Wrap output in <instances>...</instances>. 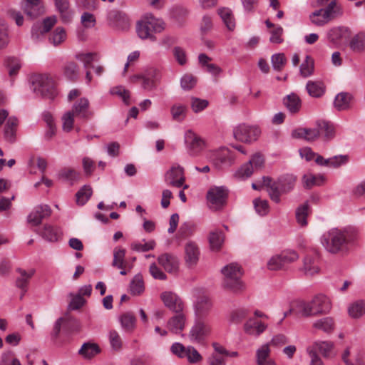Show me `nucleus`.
Segmentation results:
<instances>
[{
    "label": "nucleus",
    "mask_w": 365,
    "mask_h": 365,
    "mask_svg": "<svg viewBox=\"0 0 365 365\" xmlns=\"http://www.w3.org/2000/svg\"><path fill=\"white\" fill-rule=\"evenodd\" d=\"M356 239V233L347 229H331L325 232L321 242L330 253H344L349 251Z\"/></svg>",
    "instance_id": "obj_1"
},
{
    "label": "nucleus",
    "mask_w": 365,
    "mask_h": 365,
    "mask_svg": "<svg viewBox=\"0 0 365 365\" xmlns=\"http://www.w3.org/2000/svg\"><path fill=\"white\" fill-rule=\"evenodd\" d=\"M263 182L267 186V192L271 200L279 203L280 195L289 192L294 188L296 178L292 175H286L275 182L268 177H263Z\"/></svg>",
    "instance_id": "obj_2"
},
{
    "label": "nucleus",
    "mask_w": 365,
    "mask_h": 365,
    "mask_svg": "<svg viewBox=\"0 0 365 365\" xmlns=\"http://www.w3.org/2000/svg\"><path fill=\"white\" fill-rule=\"evenodd\" d=\"M164 23L162 20L155 18L153 14H146L138 22L136 31L138 36L142 39L156 40L155 34L160 33L164 30Z\"/></svg>",
    "instance_id": "obj_3"
},
{
    "label": "nucleus",
    "mask_w": 365,
    "mask_h": 365,
    "mask_svg": "<svg viewBox=\"0 0 365 365\" xmlns=\"http://www.w3.org/2000/svg\"><path fill=\"white\" fill-rule=\"evenodd\" d=\"M222 272L224 275L222 285L225 289L234 293H240L245 290V285L241 280L242 272L237 264L231 263L225 266Z\"/></svg>",
    "instance_id": "obj_4"
},
{
    "label": "nucleus",
    "mask_w": 365,
    "mask_h": 365,
    "mask_svg": "<svg viewBox=\"0 0 365 365\" xmlns=\"http://www.w3.org/2000/svg\"><path fill=\"white\" fill-rule=\"evenodd\" d=\"M34 92L44 98L53 99L56 95L54 81L48 74L38 73L31 77Z\"/></svg>",
    "instance_id": "obj_5"
},
{
    "label": "nucleus",
    "mask_w": 365,
    "mask_h": 365,
    "mask_svg": "<svg viewBox=\"0 0 365 365\" xmlns=\"http://www.w3.org/2000/svg\"><path fill=\"white\" fill-rule=\"evenodd\" d=\"M327 5L326 9H320L310 14L311 21L317 26H323L327 24L334 14L338 13L339 7L336 5V0H317V6Z\"/></svg>",
    "instance_id": "obj_6"
},
{
    "label": "nucleus",
    "mask_w": 365,
    "mask_h": 365,
    "mask_svg": "<svg viewBox=\"0 0 365 365\" xmlns=\"http://www.w3.org/2000/svg\"><path fill=\"white\" fill-rule=\"evenodd\" d=\"M192 293L195 297L194 303L195 318L207 319L212 307L211 299L202 289H194Z\"/></svg>",
    "instance_id": "obj_7"
},
{
    "label": "nucleus",
    "mask_w": 365,
    "mask_h": 365,
    "mask_svg": "<svg viewBox=\"0 0 365 365\" xmlns=\"http://www.w3.org/2000/svg\"><path fill=\"white\" fill-rule=\"evenodd\" d=\"M212 325L207 319L195 318L189 336L192 341L203 343L212 333Z\"/></svg>",
    "instance_id": "obj_8"
},
{
    "label": "nucleus",
    "mask_w": 365,
    "mask_h": 365,
    "mask_svg": "<svg viewBox=\"0 0 365 365\" xmlns=\"http://www.w3.org/2000/svg\"><path fill=\"white\" fill-rule=\"evenodd\" d=\"M264 165V157L262 154H254L249 162L242 165L236 172L235 176L240 179L250 178L255 172L261 170Z\"/></svg>",
    "instance_id": "obj_9"
},
{
    "label": "nucleus",
    "mask_w": 365,
    "mask_h": 365,
    "mask_svg": "<svg viewBox=\"0 0 365 365\" xmlns=\"http://www.w3.org/2000/svg\"><path fill=\"white\" fill-rule=\"evenodd\" d=\"M233 134L237 140L251 143L258 139L261 130L257 125L242 124L234 129Z\"/></svg>",
    "instance_id": "obj_10"
},
{
    "label": "nucleus",
    "mask_w": 365,
    "mask_h": 365,
    "mask_svg": "<svg viewBox=\"0 0 365 365\" xmlns=\"http://www.w3.org/2000/svg\"><path fill=\"white\" fill-rule=\"evenodd\" d=\"M165 181L170 186L175 187H183L184 190L188 188L187 185H184L185 178L184 169L179 165L175 164L165 173Z\"/></svg>",
    "instance_id": "obj_11"
},
{
    "label": "nucleus",
    "mask_w": 365,
    "mask_h": 365,
    "mask_svg": "<svg viewBox=\"0 0 365 365\" xmlns=\"http://www.w3.org/2000/svg\"><path fill=\"white\" fill-rule=\"evenodd\" d=\"M209 158L218 169L224 166H230L235 160L234 153L227 148L212 151Z\"/></svg>",
    "instance_id": "obj_12"
},
{
    "label": "nucleus",
    "mask_w": 365,
    "mask_h": 365,
    "mask_svg": "<svg viewBox=\"0 0 365 365\" xmlns=\"http://www.w3.org/2000/svg\"><path fill=\"white\" fill-rule=\"evenodd\" d=\"M227 190L224 187H211L207 194L210 208L217 210L222 207L226 201Z\"/></svg>",
    "instance_id": "obj_13"
},
{
    "label": "nucleus",
    "mask_w": 365,
    "mask_h": 365,
    "mask_svg": "<svg viewBox=\"0 0 365 365\" xmlns=\"http://www.w3.org/2000/svg\"><path fill=\"white\" fill-rule=\"evenodd\" d=\"M185 143L189 154L192 156L199 155L205 145L204 140L191 130L186 131Z\"/></svg>",
    "instance_id": "obj_14"
},
{
    "label": "nucleus",
    "mask_w": 365,
    "mask_h": 365,
    "mask_svg": "<svg viewBox=\"0 0 365 365\" xmlns=\"http://www.w3.org/2000/svg\"><path fill=\"white\" fill-rule=\"evenodd\" d=\"M200 251L198 245L192 241H187L184 247V260L189 268L195 267L199 261Z\"/></svg>",
    "instance_id": "obj_15"
},
{
    "label": "nucleus",
    "mask_w": 365,
    "mask_h": 365,
    "mask_svg": "<svg viewBox=\"0 0 365 365\" xmlns=\"http://www.w3.org/2000/svg\"><path fill=\"white\" fill-rule=\"evenodd\" d=\"M51 215V209L47 205L36 206L28 215L27 221L33 226L39 225L42 220Z\"/></svg>",
    "instance_id": "obj_16"
},
{
    "label": "nucleus",
    "mask_w": 365,
    "mask_h": 365,
    "mask_svg": "<svg viewBox=\"0 0 365 365\" xmlns=\"http://www.w3.org/2000/svg\"><path fill=\"white\" fill-rule=\"evenodd\" d=\"M161 299L165 305L175 313L182 312L184 304L182 299L175 293L165 292L161 294Z\"/></svg>",
    "instance_id": "obj_17"
},
{
    "label": "nucleus",
    "mask_w": 365,
    "mask_h": 365,
    "mask_svg": "<svg viewBox=\"0 0 365 365\" xmlns=\"http://www.w3.org/2000/svg\"><path fill=\"white\" fill-rule=\"evenodd\" d=\"M21 9L31 19H35L44 12L41 0H24L21 4Z\"/></svg>",
    "instance_id": "obj_18"
},
{
    "label": "nucleus",
    "mask_w": 365,
    "mask_h": 365,
    "mask_svg": "<svg viewBox=\"0 0 365 365\" xmlns=\"http://www.w3.org/2000/svg\"><path fill=\"white\" fill-rule=\"evenodd\" d=\"M302 270L309 277L318 274L320 271L319 256L315 253L307 255L304 259Z\"/></svg>",
    "instance_id": "obj_19"
},
{
    "label": "nucleus",
    "mask_w": 365,
    "mask_h": 365,
    "mask_svg": "<svg viewBox=\"0 0 365 365\" xmlns=\"http://www.w3.org/2000/svg\"><path fill=\"white\" fill-rule=\"evenodd\" d=\"M267 328V325L260 321L254 318H250L244 324V331L251 336H258L262 334Z\"/></svg>",
    "instance_id": "obj_20"
},
{
    "label": "nucleus",
    "mask_w": 365,
    "mask_h": 365,
    "mask_svg": "<svg viewBox=\"0 0 365 365\" xmlns=\"http://www.w3.org/2000/svg\"><path fill=\"white\" fill-rule=\"evenodd\" d=\"M158 262L168 273L175 274L178 271L179 262L177 257L173 255L163 254L158 257Z\"/></svg>",
    "instance_id": "obj_21"
},
{
    "label": "nucleus",
    "mask_w": 365,
    "mask_h": 365,
    "mask_svg": "<svg viewBox=\"0 0 365 365\" xmlns=\"http://www.w3.org/2000/svg\"><path fill=\"white\" fill-rule=\"evenodd\" d=\"M75 117L80 119H88L92 113L89 110V102L88 99L81 98L78 100L73 106L72 110L70 111Z\"/></svg>",
    "instance_id": "obj_22"
},
{
    "label": "nucleus",
    "mask_w": 365,
    "mask_h": 365,
    "mask_svg": "<svg viewBox=\"0 0 365 365\" xmlns=\"http://www.w3.org/2000/svg\"><path fill=\"white\" fill-rule=\"evenodd\" d=\"M97 54L96 53H79L76 54V58L83 63L84 68L87 70L86 73V78L87 83H89L92 80L91 68H94L93 63L96 61Z\"/></svg>",
    "instance_id": "obj_23"
},
{
    "label": "nucleus",
    "mask_w": 365,
    "mask_h": 365,
    "mask_svg": "<svg viewBox=\"0 0 365 365\" xmlns=\"http://www.w3.org/2000/svg\"><path fill=\"white\" fill-rule=\"evenodd\" d=\"M185 320L186 318L182 312L176 313V315L168 320L167 327L171 332L178 334L184 329Z\"/></svg>",
    "instance_id": "obj_24"
},
{
    "label": "nucleus",
    "mask_w": 365,
    "mask_h": 365,
    "mask_svg": "<svg viewBox=\"0 0 365 365\" xmlns=\"http://www.w3.org/2000/svg\"><path fill=\"white\" fill-rule=\"evenodd\" d=\"M39 235L47 241L56 242L61 236V231L60 228L56 226L46 224L39 232Z\"/></svg>",
    "instance_id": "obj_25"
},
{
    "label": "nucleus",
    "mask_w": 365,
    "mask_h": 365,
    "mask_svg": "<svg viewBox=\"0 0 365 365\" xmlns=\"http://www.w3.org/2000/svg\"><path fill=\"white\" fill-rule=\"evenodd\" d=\"M312 300L318 314H327L331 308L330 299L324 294H318Z\"/></svg>",
    "instance_id": "obj_26"
},
{
    "label": "nucleus",
    "mask_w": 365,
    "mask_h": 365,
    "mask_svg": "<svg viewBox=\"0 0 365 365\" xmlns=\"http://www.w3.org/2000/svg\"><path fill=\"white\" fill-rule=\"evenodd\" d=\"M319 135L322 136L324 140H330L335 135V128L334 125L327 120H319L317 123Z\"/></svg>",
    "instance_id": "obj_27"
},
{
    "label": "nucleus",
    "mask_w": 365,
    "mask_h": 365,
    "mask_svg": "<svg viewBox=\"0 0 365 365\" xmlns=\"http://www.w3.org/2000/svg\"><path fill=\"white\" fill-rule=\"evenodd\" d=\"M269 344H265L260 346L256 353L257 365H276L275 362L270 358Z\"/></svg>",
    "instance_id": "obj_28"
},
{
    "label": "nucleus",
    "mask_w": 365,
    "mask_h": 365,
    "mask_svg": "<svg viewBox=\"0 0 365 365\" xmlns=\"http://www.w3.org/2000/svg\"><path fill=\"white\" fill-rule=\"evenodd\" d=\"M312 327L324 333L330 334L335 329V322L332 317H326L316 320L312 324Z\"/></svg>",
    "instance_id": "obj_29"
},
{
    "label": "nucleus",
    "mask_w": 365,
    "mask_h": 365,
    "mask_svg": "<svg viewBox=\"0 0 365 365\" xmlns=\"http://www.w3.org/2000/svg\"><path fill=\"white\" fill-rule=\"evenodd\" d=\"M125 257V250L120 247H115L113 250L112 265L120 269H131V267L128 264Z\"/></svg>",
    "instance_id": "obj_30"
},
{
    "label": "nucleus",
    "mask_w": 365,
    "mask_h": 365,
    "mask_svg": "<svg viewBox=\"0 0 365 365\" xmlns=\"http://www.w3.org/2000/svg\"><path fill=\"white\" fill-rule=\"evenodd\" d=\"M292 135L295 138H304L308 141L314 140L319 137L317 125L314 128H297L292 132Z\"/></svg>",
    "instance_id": "obj_31"
},
{
    "label": "nucleus",
    "mask_w": 365,
    "mask_h": 365,
    "mask_svg": "<svg viewBox=\"0 0 365 365\" xmlns=\"http://www.w3.org/2000/svg\"><path fill=\"white\" fill-rule=\"evenodd\" d=\"M158 78V71L155 69L148 70L142 75V87L145 90L150 91L156 86Z\"/></svg>",
    "instance_id": "obj_32"
},
{
    "label": "nucleus",
    "mask_w": 365,
    "mask_h": 365,
    "mask_svg": "<svg viewBox=\"0 0 365 365\" xmlns=\"http://www.w3.org/2000/svg\"><path fill=\"white\" fill-rule=\"evenodd\" d=\"M18 125V120L16 118L9 117L4 127V138L9 143H14L16 140V132Z\"/></svg>",
    "instance_id": "obj_33"
},
{
    "label": "nucleus",
    "mask_w": 365,
    "mask_h": 365,
    "mask_svg": "<svg viewBox=\"0 0 365 365\" xmlns=\"http://www.w3.org/2000/svg\"><path fill=\"white\" fill-rule=\"evenodd\" d=\"M351 94L347 92H341L336 96L334 106L339 111L347 110L351 106Z\"/></svg>",
    "instance_id": "obj_34"
},
{
    "label": "nucleus",
    "mask_w": 365,
    "mask_h": 365,
    "mask_svg": "<svg viewBox=\"0 0 365 365\" xmlns=\"http://www.w3.org/2000/svg\"><path fill=\"white\" fill-rule=\"evenodd\" d=\"M334 343L329 341H319L314 343L309 349H314L316 352L319 351L324 358H329L331 356L332 350L334 349Z\"/></svg>",
    "instance_id": "obj_35"
},
{
    "label": "nucleus",
    "mask_w": 365,
    "mask_h": 365,
    "mask_svg": "<svg viewBox=\"0 0 365 365\" xmlns=\"http://www.w3.org/2000/svg\"><path fill=\"white\" fill-rule=\"evenodd\" d=\"M16 271L20 274V277L16 279V285L24 292H26L27 290L29 282L34 274L35 271L34 269H31L28 272L21 268L17 269Z\"/></svg>",
    "instance_id": "obj_36"
},
{
    "label": "nucleus",
    "mask_w": 365,
    "mask_h": 365,
    "mask_svg": "<svg viewBox=\"0 0 365 365\" xmlns=\"http://www.w3.org/2000/svg\"><path fill=\"white\" fill-rule=\"evenodd\" d=\"M120 322L125 331L132 332L135 328L136 318L132 312H125L120 317Z\"/></svg>",
    "instance_id": "obj_37"
},
{
    "label": "nucleus",
    "mask_w": 365,
    "mask_h": 365,
    "mask_svg": "<svg viewBox=\"0 0 365 365\" xmlns=\"http://www.w3.org/2000/svg\"><path fill=\"white\" fill-rule=\"evenodd\" d=\"M284 103L292 113H297L302 106L299 97L295 93H291L284 99Z\"/></svg>",
    "instance_id": "obj_38"
},
{
    "label": "nucleus",
    "mask_w": 365,
    "mask_h": 365,
    "mask_svg": "<svg viewBox=\"0 0 365 365\" xmlns=\"http://www.w3.org/2000/svg\"><path fill=\"white\" fill-rule=\"evenodd\" d=\"M348 312L351 318L361 317L365 314V301L357 300L351 303L348 308Z\"/></svg>",
    "instance_id": "obj_39"
},
{
    "label": "nucleus",
    "mask_w": 365,
    "mask_h": 365,
    "mask_svg": "<svg viewBox=\"0 0 365 365\" xmlns=\"http://www.w3.org/2000/svg\"><path fill=\"white\" fill-rule=\"evenodd\" d=\"M218 14L230 31H233L235 27V21L232 11L228 8L218 9Z\"/></svg>",
    "instance_id": "obj_40"
},
{
    "label": "nucleus",
    "mask_w": 365,
    "mask_h": 365,
    "mask_svg": "<svg viewBox=\"0 0 365 365\" xmlns=\"http://www.w3.org/2000/svg\"><path fill=\"white\" fill-rule=\"evenodd\" d=\"M306 88L309 95L314 98L321 97L325 91L324 85L321 81H309Z\"/></svg>",
    "instance_id": "obj_41"
},
{
    "label": "nucleus",
    "mask_w": 365,
    "mask_h": 365,
    "mask_svg": "<svg viewBox=\"0 0 365 365\" xmlns=\"http://www.w3.org/2000/svg\"><path fill=\"white\" fill-rule=\"evenodd\" d=\"M56 6L61 14V19L63 22L67 23L71 20L72 13L68 10V0H55Z\"/></svg>",
    "instance_id": "obj_42"
},
{
    "label": "nucleus",
    "mask_w": 365,
    "mask_h": 365,
    "mask_svg": "<svg viewBox=\"0 0 365 365\" xmlns=\"http://www.w3.org/2000/svg\"><path fill=\"white\" fill-rule=\"evenodd\" d=\"M67 34L66 30L62 27H57L49 36V42L54 46H58L64 42L66 39Z\"/></svg>",
    "instance_id": "obj_43"
},
{
    "label": "nucleus",
    "mask_w": 365,
    "mask_h": 365,
    "mask_svg": "<svg viewBox=\"0 0 365 365\" xmlns=\"http://www.w3.org/2000/svg\"><path fill=\"white\" fill-rule=\"evenodd\" d=\"M186 113L187 107L183 104L175 103L171 106L170 113L175 121L182 122L186 116Z\"/></svg>",
    "instance_id": "obj_44"
},
{
    "label": "nucleus",
    "mask_w": 365,
    "mask_h": 365,
    "mask_svg": "<svg viewBox=\"0 0 365 365\" xmlns=\"http://www.w3.org/2000/svg\"><path fill=\"white\" fill-rule=\"evenodd\" d=\"M79 68L76 63L68 62L63 66V74L66 78L75 81L78 76Z\"/></svg>",
    "instance_id": "obj_45"
},
{
    "label": "nucleus",
    "mask_w": 365,
    "mask_h": 365,
    "mask_svg": "<svg viewBox=\"0 0 365 365\" xmlns=\"http://www.w3.org/2000/svg\"><path fill=\"white\" fill-rule=\"evenodd\" d=\"M285 270L288 269L290 264L294 263L299 259L298 253L292 250H285L279 253Z\"/></svg>",
    "instance_id": "obj_46"
},
{
    "label": "nucleus",
    "mask_w": 365,
    "mask_h": 365,
    "mask_svg": "<svg viewBox=\"0 0 365 365\" xmlns=\"http://www.w3.org/2000/svg\"><path fill=\"white\" fill-rule=\"evenodd\" d=\"M109 19H113L116 22L114 23L113 26L119 29H126L129 26V21L127 16L120 12L113 11L110 13Z\"/></svg>",
    "instance_id": "obj_47"
},
{
    "label": "nucleus",
    "mask_w": 365,
    "mask_h": 365,
    "mask_svg": "<svg viewBox=\"0 0 365 365\" xmlns=\"http://www.w3.org/2000/svg\"><path fill=\"white\" fill-rule=\"evenodd\" d=\"M92 193L91 187L90 185H84L76 194V203L78 205H85L91 197Z\"/></svg>",
    "instance_id": "obj_48"
},
{
    "label": "nucleus",
    "mask_w": 365,
    "mask_h": 365,
    "mask_svg": "<svg viewBox=\"0 0 365 365\" xmlns=\"http://www.w3.org/2000/svg\"><path fill=\"white\" fill-rule=\"evenodd\" d=\"M145 289L143 277L140 274L135 275L130 284V293L133 295L141 294Z\"/></svg>",
    "instance_id": "obj_49"
},
{
    "label": "nucleus",
    "mask_w": 365,
    "mask_h": 365,
    "mask_svg": "<svg viewBox=\"0 0 365 365\" xmlns=\"http://www.w3.org/2000/svg\"><path fill=\"white\" fill-rule=\"evenodd\" d=\"M155 242L154 240H150L148 242H145V240H143L142 242H133L130 245V247L133 251L138 252H145L150 250H153L155 247Z\"/></svg>",
    "instance_id": "obj_50"
},
{
    "label": "nucleus",
    "mask_w": 365,
    "mask_h": 365,
    "mask_svg": "<svg viewBox=\"0 0 365 365\" xmlns=\"http://www.w3.org/2000/svg\"><path fill=\"white\" fill-rule=\"evenodd\" d=\"M100 352L98 346L96 344L85 343L79 350V354L86 358H91Z\"/></svg>",
    "instance_id": "obj_51"
},
{
    "label": "nucleus",
    "mask_w": 365,
    "mask_h": 365,
    "mask_svg": "<svg viewBox=\"0 0 365 365\" xmlns=\"http://www.w3.org/2000/svg\"><path fill=\"white\" fill-rule=\"evenodd\" d=\"M324 177L322 175H314L309 173L303 176V183L306 188H311L315 185H321L324 182Z\"/></svg>",
    "instance_id": "obj_52"
},
{
    "label": "nucleus",
    "mask_w": 365,
    "mask_h": 365,
    "mask_svg": "<svg viewBox=\"0 0 365 365\" xmlns=\"http://www.w3.org/2000/svg\"><path fill=\"white\" fill-rule=\"evenodd\" d=\"M224 241V237L222 232L214 231L210 232L209 242L211 249L213 250H219Z\"/></svg>",
    "instance_id": "obj_53"
},
{
    "label": "nucleus",
    "mask_w": 365,
    "mask_h": 365,
    "mask_svg": "<svg viewBox=\"0 0 365 365\" xmlns=\"http://www.w3.org/2000/svg\"><path fill=\"white\" fill-rule=\"evenodd\" d=\"M350 47L356 52L365 49V33H359L356 35L350 42Z\"/></svg>",
    "instance_id": "obj_54"
},
{
    "label": "nucleus",
    "mask_w": 365,
    "mask_h": 365,
    "mask_svg": "<svg viewBox=\"0 0 365 365\" xmlns=\"http://www.w3.org/2000/svg\"><path fill=\"white\" fill-rule=\"evenodd\" d=\"M250 314V310L245 307H241L233 310L230 313V321L233 323H240Z\"/></svg>",
    "instance_id": "obj_55"
},
{
    "label": "nucleus",
    "mask_w": 365,
    "mask_h": 365,
    "mask_svg": "<svg viewBox=\"0 0 365 365\" xmlns=\"http://www.w3.org/2000/svg\"><path fill=\"white\" fill-rule=\"evenodd\" d=\"M314 69V66L313 59L310 56H307L304 61L300 66V73L302 76L304 78L310 76L313 73Z\"/></svg>",
    "instance_id": "obj_56"
},
{
    "label": "nucleus",
    "mask_w": 365,
    "mask_h": 365,
    "mask_svg": "<svg viewBox=\"0 0 365 365\" xmlns=\"http://www.w3.org/2000/svg\"><path fill=\"white\" fill-rule=\"evenodd\" d=\"M292 310H294V313L297 316L303 317H309L308 306L306 301L295 302L292 307Z\"/></svg>",
    "instance_id": "obj_57"
},
{
    "label": "nucleus",
    "mask_w": 365,
    "mask_h": 365,
    "mask_svg": "<svg viewBox=\"0 0 365 365\" xmlns=\"http://www.w3.org/2000/svg\"><path fill=\"white\" fill-rule=\"evenodd\" d=\"M348 30L344 27H335L331 29L328 33L329 39L333 43H337L339 40L344 38Z\"/></svg>",
    "instance_id": "obj_58"
},
{
    "label": "nucleus",
    "mask_w": 365,
    "mask_h": 365,
    "mask_svg": "<svg viewBox=\"0 0 365 365\" xmlns=\"http://www.w3.org/2000/svg\"><path fill=\"white\" fill-rule=\"evenodd\" d=\"M5 65L9 69L11 77L16 76L21 68L19 60L14 57H7L5 60Z\"/></svg>",
    "instance_id": "obj_59"
},
{
    "label": "nucleus",
    "mask_w": 365,
    "mask_h": 365,
    "mask_svg": "<svg viewBox=\"0 0 365 365\" xmlns=\"http://www.w3.org/2000/svg\"><path fill=\"white\" fill-rule=\"evenodd\" d=\"M309 214V205L307 203H304V205L299 206L296 211V219L297 222L302 225L304 226L307 224V217Z\"/></svg>",
    "instance_id": "obj_60"
},
{
    "label": "nucleus",
    "mask_w": 365,
    "mask_h": 365,
    "mask_svg": "<svg viewBox=\"0 0 365 365\" xmlns=\"http://www.w3.org/2000/svg\"><path fill=\"white\" fill-rule=\"evenodd\" d=\"M267 267L271 271L285 270L279 254L273 255L267 262Z\"/></svg>",
    "instance_id": "obj_61"
},
{
    "label": "nucleus",
    "mask_w": 365,
    "mask_h": 365,
    "mask_svg": "<svg viewBox=\"0 0 365 365\" xmlns=\"http://www.w3.org/2000/svg\"><path fill=\"white\" fill-rule=\"evenodd\" d=\"M9 42L8 26L4 20L0 19V49H3Z\"/></svg>",
    "instance_id": "obj_62"
},
{
    "label": "nucleus",
    "mask_w": 365,
    "mask_h": 365,
    "mask_svg": "<svg viewBox=\"0 0 365 365\" xmlns=\"http://www.w3.org/2000/svg\"><path fill=\"white\" fill-rule=\"evenodd\" d=\"M254 207L257 212L261 216H264L269 212V204L267 200L261 199H255L253 201Z\"/></svg>",
    "instance_id": "obj_63"
},
{
    "label": "nucleus",
    "mask_w": 365,
    "mask_h": 365,
    "mask_svg": "<svg viewBox=\"0 0 365 365\" xmlns=\"http://www.w3.org/2000/svg\"><path fill=\"white\" fill-rule=\"evenodd\" d=\"M0 365H21V364L12 351H8L2 354Z\"/></svg>",
    "instance_id": "obj_64"
}]
</instances>
